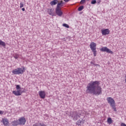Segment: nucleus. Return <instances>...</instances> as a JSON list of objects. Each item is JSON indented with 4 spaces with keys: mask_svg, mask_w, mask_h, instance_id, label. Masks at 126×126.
<instances>
[{
    "mask_svg": "<svg viewBox=\"0 0 126 126\" xmlns=\"http://www.w3.org/2000/svg\"><path fill=\"white\" fill-rule=\"evenodd\" d=\"M22 11H25V8H22Z\"/></svg>",
    "mask_w": 126,
    "mask_h": 126,
    "instance_id": "31",
    "label": "nucleus"
},
{
    "mask_svg": "<svg viewBox=\"0 0 126 126\" xmlns=\"http://www.w3.org/2000/svg\"><path fill=\"white\" fill-rule=\"evenodd\" d=\"M71 116L74 121H77L79 119L76 123L77 126H81L85 123V115L80 112L74 111L71 113Z\"/></svg>",
    "mask_w": 126,
    "mask_h": 126,
    "instance_id": "2",
    "label": "nucleus"
},
{
    "mask_svg": "<svg viewBox=\"0 0 126 126\" xmlns=\"http://www.w3.org/2000/svg\"><path fill=\"white\" fill-rule=\"evenodd\" d=\"M91 63L92 64H94V65H95V63H94L93 62H91Z\"/></svg>",
    "mask_w": 126,
    "mask_h": 126,
    "instance_id": "32",
    "label": "nucleus"
},
{
    "mask_svg": "<svg viewBox=\"0 0 126 126\" xmlns=\"http://www.w3.org/2000/svg\"><path fill=\"white\" fill-rule=\"evenodd\" d=\"M100 2H101V0H97V4H100Z\"/></svg>",
    "mask_w": 126,
    "mask_h": 126,
    "instance_id": "28",
    "label": "nucleus"
},
{
    "mask_svg": "<svg viewBox=\"0 0 126 126\" xmlns=\"http://www.w3.org/2000/svg\"><path fill=\"white\" fill-rule=\"evenodd\" d=\"M56 13L58 16H62L63 15V12L61 10V8L60 7H57L56 8Z\"/></svg>",
    "mask_w": 126,
    "mask_h": 126,
    "instance_id": "6",
    "label": "nucleus"
},
{
    "mask_svg": "<svg viewBox=\"0 0 126 126\" xmlns=\"http://www.w3.org/2000/svg\"><path fill=\"white\" fill-rule=\"evenodd\" d=\"M64 1H65V2H68V1H69V0H63Z\"/></svg>",
    "mask_w": 126,
    "mask_h": 126,
    "instance_id": "29",
    "label": "nucleus"
},
{
    "mask_svg": "<svg viewBox=\"0 0 126 126\" xmlns=\"http://www.w3.org/2000/svg\"><path fill=\"white\" fill-rule=\"evenodd\" d=\"M121 126H126V125L125 123L121 124Z\"/></svg>",
    "mask_w": 126,
    "mask_h": 126,
    "instance_id": "27",
    "label": "nucleus"
},
{
    "mask_svg": "<svg viewBox=\"0 0 126 126\" xmlns=\"http://www.w3.org/2000/svg\"><path fill=\"white\" fill-rule=\"evenodd\" d=\"M19 124L21 125L24 126L25 125V123H26V120L25 119V118L24 117H21L19 119Z\"/></svg>",
    "mask_w": 126,
    "mask_h": 126,
    "instance_id": "9",
    "label": "nucleus"
},
{
    "mask_svg": "<svg viewBox=\"0 0 126 126\" xmlns=\"http://www.w3.org/2000/svg\"><path fill=\"white\" fill-rule=\"evenodd\" d=\"M59 2V0H53L52 1L50 2V5L53 6V5H56L57 3Z\"/></svg>",
    "mask_w": 126,
    "mask_h": 126,
    "instance_id": "14",
    "label": "nucleus"
},
{
    "mask_svg": "<svg viewBox=\"0 0 126 126\" xmlns=\"http://www.w3.org/2000/svg\"><path fill=\"white\" fill-rule=\"evenodd\" d=\"M87 0L89 1L90 0Z\"/></svg>",
    "mask_w": 126,
    "mask_h": 126,
    "instance_id": "34",
    "label": "nucleus"
},
{
    "mask_svg": "<svg viewBox=\"0 0 126 126\" xmlns=\"http://www.w3.org/2000/svg\"><path fill=\"white\" fill-rule=\"evenodd\" d=\"M15 59H18V56H15Z\"/></svg>",
    "mask_w": 126,
    "mask_h": 126,
    "instance_id": "33",
    "label": "nucleus"
},
{
    "mask_svg": "<svg viewBox=\"0 0 126 126\" xmlns=\"http://www.w3.org/2000/svg\"><path fill=\"white\" fill-rule=\"evenodd\" d=\"M12 93L15 95V96H20L21 95V94H22V92L20 90L13 91Z\"/></svg>",
    "mask_w": 126,
    "mask_h": 126,
    "instance_id": "10",
    "label": "nucleus"
},
{
    "mask_svg": "<svg viewBox=\"0 0 126 126\" xmlns=\"http://www.w3.org/2000/svg\"><path fill=\"white\" fill-rule=\"evenodd\" d=\"M25 71V67H23V68L21 67H18L16 69H15L13 70H12V72L13 74L19 75V74H23Z\"/></svg>",
    "mask_w": 126,
    "mask_h": 126,
    "instance_id": "4",
    "label": "nucleus"
},
{
    "mask_svg": "<svg viewBox=\"0 0 126 126\" xmlns=\"http://www.w3.org/2000/svg\"><path fill=\"white\" fill-rule=\"evenodd\" d=\"M39 95L41 99L46 98V93L44 91H40L38 92Z\"/></svg>",
    "mask_w": 126,
    "mask_h": 126,
    "instance_id": "7",
    "label": "nucleus"
},
{
    "mask_svg": "<svg viewBox=\"0 0 126 126\" xmlns=\"http://www.w3.org/2000/svg\"><path fill=\"white\" fill-rule=\"evenodd\" d=\"M86 2V0H81L80 1V3L82 4V3H85Z\"/></svg>",
    "mask_w": 126,
    "mask_h": 126,
    "instance_id": "24",
    "label": "nucleus"
},
{
    "mask_svg": "<svg viewBox=\"0 0 126 126\" xmlns=\"http://www.w3.org/2000/svg\"><path fill=\"white\" fill-rule=\"evenodd\" d=\"M99 81H92L89 83L87 86L86 93L88 94H93L97 96L102 94V88L100 86Z\"/></svg>",
    "mask_w": 126,
    "mask_h": 126,
    "instance_id": "1",
    "label": "nucleus"
},
{
    "mask_svg": "<svg viewBox=\"0 0 126 126\" xmlns=\"http://www.w3.org/2000/svg\"><path fill=\"white\" fill-rule=\"evenodd\" d=\"M84 8V6L83 5L80 6V7H78V11H81Z\"/></svg>",
    "mask_w": 126,
    "mask_h": 126,
    "instance_id": "18",
    "label": "nucleus"
},
{
    "mask_svg": "<svg viewBox=\"0 0 126 126\" xmlns=\"http://www.w3.org/2000/svg\"><path fill=\"white\" fill-rule=\"evenodd\" d=\"M16 88L17 90H19L21 88L20 85H16Z\"/></svg>",
    "mask_w": 126,
    "mask_h": 126,
    "instance_id": "22",
    "label": "nucleus"
},
{
    "mask_svg": "<svg viewBox=\"0 0 126 126\" xmlns=\"http://www.w3.org/2000/svg\"><path fill=\"white\" fill-rule=\"evenodd\" d=\"M2 122L3 123V125L4 126H8L9 122H8V120L6 118H4L2 119Z\"/></svg>",
    "mask_w": 126,
    "mask_h": 126,
    "instance_id": "12",
    "label": "nucleus"
},
{
    "mask_svg": "<svg viewBox=\"0 0 126 126\" xmlns=\"http://www.w3.org/2000/svg\"><path fill=\"white\" fill-rule=\"evenodd\" d=\"M23 6H24V5L23 4V3H22V2H21L20 5V8H22V7H23Z\"/></svg>",
    "mask_w": 126,
    "mask_h": 126,
    "instance_id": "25",
    "label": "nucleus"
},
{
    "mask_svg": "<svg viewBox=\"0 0 126 126\" xmlns=\"http://www.w3.org/2000/svg\"><path fill=\"white\" fill-rule=\"evenodd\" d=\"M95 3H97V1L96 0H92L91 1L92 4H95Z\"/></svg>",
    "mask_w": 126,
    "mask_h": 126,
    "instance_id": "20",
    "label": "nucleus"
},
{
    "mask_svg": "<svg viewBox=\"0 0 126 126\" xmlns=\"http://www.w3.org/2000/svg\"><path fill=\"white\" fill-rule=\"evenodd\" d=\"M12 126H18V125H20V124H19V122H18V121H16V120H15V121H13V122H12Z\"/></svg>",
    "mask_w": 126,
    "mask_h": 126,
    "instance_id": "16",
    "label": "nucleus"
},
{
    "mask_svg": "<svg viewBox=\"0 0 126 126\" xmlns=\"http://www.w3.org/2000/svg\"><path fill=\"white\" fill-rule=\"evenodd\" d=\"M3 111L0 110V115H3Z\"/></svg>",
    "mask_w": 126,
    "mask_h": 126,
    "instance_id": "26",
    "label": "nucleus"
},
{
    "mask_svg": "<svg viewBox=\"0 0 126 126\" xmlns=\"http://www.w3.org/2000/svg\"><path fill=\"white\" fill-rule=\"evenodd\" d=\"M92 52L94 53V57H96V53H97V51H96V50H93Z\"/></svg>",
    "mask_w": 126,
    "mask_h": 126,
    "instance_id": "23",
    "label": "nucleus"
},
{
    "mask_svg": "<svg viewBox=\"0 0 126 126\" xmlns=\"http://www.w3.org/2000/svg\"><path fill=\"white\" fill-rule=\"evenodd\" d=\"M101 33L102 35H108V34H110V30L108 29H105L104 30H102Z\"/></svg>",
    "mask_w": 126,
    "mask_h": 126,
    "instance_id": "11",
    "label": "nucleus"
},
{
    "mask_svg": "<svg viewBox=\"0 0 126 126\" xmlns=\"http://www.w3.org/2000/svg\"><path fill=\"white\" fill-rule=\"evenodd\" d=\"M107 123L108 124H109V125H111V124H112L113 123V120H112V118L111 117H109L107 119Z\"/></svg>",
    "mask_w": 126,
    "mask_h": 126,
    "instance_id": "17",
    "label": "nucleus"
},
{
    "mask_svg": "<svg viewBox=\"0 0 126 126\" xmlns=\"http://www.w3.org/2000/svg\"><path fill=\"white\" fill-rule=\"evenodd\" d=\"M107 101L108 104H110L111 107L113 109L115 112H117V108H116V103L115 102V100L111 97L107 98Z\"/></svg>",
    "mask_w": 126,
    "mask_h": 126,
    "instance_id": "3",
    "label": "nucleus"
},
{
    "mask_svg": "<svg viewBox=\"0 0 126 126\" xmlns=\"http://www.w3.org/2000/svg\"><path fill=\"white\" fill-rule=\"evenodd\" d=\"M96 44L95 42H92L91 43L90 45V48L92 51H95L96 50Z\"/></svg>",
    "mask_w": 126,
    "mask_h": 126,
    "instance_id": "8",
    "label": "nucleus"
},
{
    "mask_svg": "<svg viewBox=\"0 0 126 126\" xmlns=\"http://www.w3.org/2000/svg\"><path fill=\"white\" fill-rule=\"evenodd\" d=\"M0 45L4 47L5 46V42L0 40Z\"/></svg>",
    "mask_w": 126,
    "mask_h": 126,
    "instance_id": "19",
    "label": "nucleus"
},
{
    "mask_svg": "<svg viewBox=\"0 0 126 126\" xmlns=\"http://www.w3.org/2000/svg\"><path fill=\"white\" fill-rule=\"evenodd\" d=\"M63 26H64V27H66V28H69V26L66 24H63Z\"/></svg>",
    "mask_w": 126,
    "mask_h": 126,
    "instance_id": "21",
    "label": "nucleus"
},
{
    "mask_svg": "<svg viewBox=\"0 0 126 126\" xmlns=\"http://www.w3.org/2000/svg\"><path fill=\"white\" fill-rule=\"evenodd\" d=\"M100 51L101 52H106L108 54H111V55H113L114 54V52L112 51L110 49H109V48H107V47H102L100 49Z\"/></svg>",
    "mask_w": 126,
    "mask_h": 126,
    "instance_id": "5",
    "label": "nucleus"
},
{
    "mask_svg": "<svg viewBox=\"0 0 126 126\" xmlns=\"http://www.w3.org/2000/svg\"><path fill=\"white\" fill-rule=\"evenodd\" d=\"M94 65H95L96 66H100V65L98 64H94Z\"/></svg>",
    "mask_w": 126,
    "mask_h": 126,
    "instance_id": "30",
    "label": "nucleus"
},
{
    "mask_svg": "<svg viewBox=\"0 0 126 126\" xmlns=\"http://www.w3.org/2000/svg\"><path fill=\"white\" fill-rule=\"evenodd\" d=\"M64 3V2H63V0H61L60 1V2L58 3L57 4V7H60L61 8V6H63V4Z\"/></svg>",
    "mask_w": 126,
    "mask_h": 126,
    "instance_id": "15",
    "label": "nucleus"
},
{
    "mask_svg": "<svg viewBox=\"0 0 126 126\" xmlns=\"http://www.w3.org/2000/svg\"><path fill=\"white\" fill-rule=\"evenodd\" d=\"M48 13L49 15H52V16H54V14L55 12H54V9H48Z\"/></svg>",
    "mask_w": 126,
    "mask_h": 126,
    "instance_id": "13",
    "label": "nucleus"
}]
</instances>
